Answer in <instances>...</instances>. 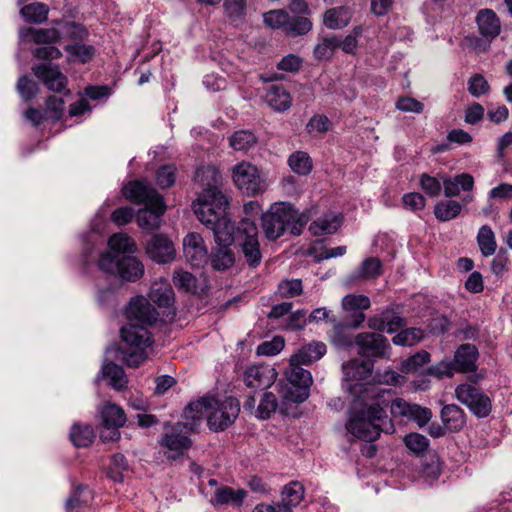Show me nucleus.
Segmentation results:
<instances>
[{
	"label": "nucleus",
	"mask_w": 512,
	"mask_h": 512,
	"mask_svg": "<svg viewBox=\"0 0 512 512\" xmlns=\"http://www.w3.org/2000/svg\"><path fill=\"white\" fill-rule=\"evenodd\" d=\"M347 389L360 393L352 404L350 417L346 423L347 431L364 441L376 440L384 431L387 420L385 408L389 405L385 395L390 391L373 386L362 388L358 383L348 386Z\"/></svg>",
	"instance_id": "obj_1"
},
{
	"label": "nucleus",
	"mask_w": 512,
	"mask_h": 512,
	"mask_svg": "<svg viewBox=\"0 0 512 512\" xmlns=\"http://www.w3.org/2000/svg\"><path fill=\"white\" fill-rule=\"evenodd\" d=\"M128 323L121 328L122 340L136 351L129 354L125 361L130 367H138L147 358L145 349L153 343L148 326L158 319V312L143 296L133 298L127 307Z\"/></svg>",
	"instance_id": "obj_2"
},
{
	"label": "nucleus",
	"mask_w": 512,
	"mask_h": 512,
	"mask_svg": "<svg viewBox=\"0 0 512 512\" xmlns=\"http://www.w3.org/2000/svg\"><path fill=\"white\" fill-rule=\"evenodd\" d=\"M325 353L326 345L323 342L315 341L302 346L291 355L289 368L285 372L286 386L282 390L285 401L304 402L309 397L313 382L312 375L301 366L318 361Z\"/></svg>",
	"instance_id": "obj_3"
},
{
	"label": "nucleus",
	"mask_w": 512,
	"mask_h": 512,
	"mask_svg": "<svg viewBox=\"0 0 512 512\" xmlns=\"http://www.w3.org/2000/svg\"><path fill=\"white\" fill-rule=\"evenodd\" d=\"M220 179L221 175L214 167H203L196 171L195 180L204 189L192 207L197 219L206 227L217 223L219 218L227 214L229 203L218 187Z\"/></svg>",
	"instance_id": "obj_4"
},
{
	"label": "nucleus",
	"mask_w": 512,
	"mask_h": 512,
	"mask_svg": "<svg viewBox=\"0 0 512 512\" xmlns=\"http://www.w3.org/2000/svg\"><path fill=\"white\" fill-rule=\"evenodd\" d=\"M123 194L126 199L144 205L137 213V222L142 229L159 228L166 204L151 185L144 181H132L123 187Z\"/></svg>",
	"instance_id": "obj_5"
},
{
	"label": "nucleus",
	"mask_w": 512,
	"mask_h": 512,
	"mask_svg": "<svg viewBox=\"0 0 512 512\" xmlns=\"http://www.w3.org/2000/svg\"><path fill=\"white\" fill-rule=\"evenodd\" d=\"M261 220L264 234L269 240L280 238L286 229L293 235H299L308 222L305 214L286 202L272 204L270 209L262 214Z\"/></svg>",
	"instance_id": "obj_6"
},
{
	"label": "nucleus",
	"mask_w": 512,
	"mask_h": 512,
	"mask_svg": "<svg viewBox=\"0 0 512 512\" xmlns=\"http://www.w3.org/2000/svg\"><path fill=\"white\" fill-rule=\"evenodd\" d=\"M207 425L213 431H222L234 423L240 412L239 401L234 397L220 400L206 396Z\"/></svg>",
	"instance_id": "obj_7"
},
{
	"label": "nucleus",
	"mask_w": 512,
	"mask_h": 512,
	"mask_svg": "<svg viewBox=\"0 0 512 512\" xmlns=\"http://www.w3.org/2000/svg\"><path fill=\"white\" fill-rule=\"evenodd\" d=\"M232 180L243 194L250 197L263 194L269 186L265 174L248 161H242L232 168Z\"/></svg>",
	"instance_id": "obj_8"
},
{
	"label": "nucleus",
	"mask_w": 512,
	"mask_h": 512,
	"mask_svg": "<svg viewBox=\"0 0 512 512\" xmlns=\"http://www.w3.org/2000/svg\"><path fill=\"white\" fill-rule=\"evenodd\" d=\"M98 267L107 274H117L121 279L129 282L137 281L144 274V265L137 258L133 256L119 258L110 252H105L100 256Z\"/></svg>",
	"instance_id": "obj_9"
},
{
	"label": "nucleus",
	"mask_w": 512,
	"mask_h": 512,
	"mask_svg": "<svg viewBox=\"0 0 512 512\" xmlns=\"http://www.w3.org/2000/svg\"><path fill=\"white\" fill-rule=\"evenodd\" d=\"M235 241L247 264L256 268L262 261L258 228L254 220L243 218L236 228Z\"/></svg>",
	"instance_id": "obj_10"
},
{
	"label": "nucleus",
	"mask_w": 512,
	"mask_h": 512,
	"mask_svg": "<svg viewBox=\"0 0 512 512\" xmlns=\"http://www.w3.org/2000/svg\"><path fill=\"white\" fill-rule=\"evenodd\" d=\"M286 386V383L280 385L279 393L281 402L279 403L276 395L271 391H265L261 394L259 402L256 405L254 396H249L243 403V408L249 411L253 416L259 420H267L272 417L273 414L279 409L283 414H289L288 405L292 404V401H285L282 396V390ZM299 402H293L298 404Z\"/></svg>",
	"instance_id": "obj_11"
},
{
	"label": "nucleus",
	"mask_w": 512,
	"mask_h": 512,
	"mask_svg": "<svg viewBox=\"0 0 512 512\" xmlns=\"http://www.w3.org/2000/svg\"><path fill=\"white\" fill-rule=\"evenodd\" d=\"M455 395L477 417H486L491 412L492 405L489 397L473 385L466 383L458 385Z\"/></svg>",
	"instance_id": "obj_12"
},
{
	"label": "nucleus",
	"mask_w": 512,
	"mask_h": 512,
	"mask_svg": "<svg viewBox=\"0 0 512 512\" xmlns=\"http://www.w3.org/2000/svg\"><path fill=\"white\" fill-rule=\"evenodd\" d=\"M160 445L167 459L176 460L186 454L192 441L182 433L181 425H176L163 435Z\"/></svg>",
	"instance_id": "obj_13"
},
{
	"label": "nucleus",
	"mask_w": 512,
	"mask_h": 512,
	"mask_svg": "<svg viewBox=\"0 0 512 512\" xmlns=\"http://www.w3.org/2000/svg\"><path fill=\"white\" fill-rule=\"evenodd\" d=\"M146 253L151 260L159 264L172 262L176 257L173 241L165 234H155L146 245Z\"/></svg>",
	"instance_id": "obj_14"
},
{
	"label": "nucleus",
	"mask_w": 512,
	"mask_h": 512,
	"mask_svg": "<svg viewBox=\"0 0 512 512\" xmlns=\"http://www.w3.org/2000/svg\"><path fill=\"white\" fill-rule=\"evenodd\" d=\"M182 244L184 257L191 266L203 267L208 262V248L199 233H188Z\"/></svg>",
	"instance_id": "obj_15"
},
{
	"label": "nucleus",
	"mask_w": 512,
	"mask_h": 512,
	"mask_svg": "<svg viewBox=\"0 0 512 512\" xmlns=\"http://www.w3.org/2000/svg\"><path fill=\"white\" fill-rule=\"evenodd\" d=\"M276 370L267 364L248 366L243 372V382L251 389H268L277 379Z\"/></svg>",
	"instance_id": "obj_16"
},
{
	"label": "nucleus",
	"mask_w": 512,
	"mask_h": 512,
	"mask_svg": "<svg viewBox=\"0 0 512 512\" xmlns=\"http://www.w3.org/2000/svg\"><path fill=\"white\" fill-rule=\"evenodd\" d=\"M359 353L366 357H388L390 346L386 338L377 333H360L355 339Z\"/></svg>",
	"instance_id": "obj_17"
},
{
	"label": "nucleus",
	"mask_w": 512,
	"mask_h": 512,
	"mask_svg": "<svg viewBox=\"0 0 512 512\" xmlns=\"http://www.w3.org/2000/svg\"><path fill=\"white\" fill-rule=\"evenodd\" d=\"M388 406L394 417L401 416L414 420L420 427L425 426L432 417V413L428 408L417 404H410L401 398H395Z\"/></svg>",
	"instance_id": "obj_18"
},
{
	"label": "nucleus",
	"mask_w": 512,
	"mask_h": 512,
	"mask_svg": "<svg viewBox=\"0 0 512 512\" xmlns=\"http://www.w3.org/2000/svg\"><path fill=\"white\" fill-rule=\"evenodd\" d=\"M34 75L52 91L62 92L66 89L67 78L56 65L42 63L32 68Z\"/></svg>",
	"instance_id": "obj_19"
},
{
	"label": "nucleus",
	"mask_w": 512,
	"mask_h": 512,
	"mask_svg": "<svg viewBox=\"0 0 512 512\" xmlns=\"http://www.w3.org/2000/svg\"><path fill=\"white\" fill-rule=\"evenodd\" d=\"M342 308L347 313L353 314V320L350 325L354 328L359 327L365 320L364 310H367L371 303L370 299L362 294H348L343 297Z\"/></svg>",
	"instance_id": "obj_20"
},
{
	"label": "nucleus",
	"mask_w": 512,
	"mask_h": 512,
	"mask_svg": "<svg viewBox=\"0 0 512 512\" xmlns=\"http://www.w3.org/2000/svg\"><path fill=\"white\" fill-rule=\"evenodd\" d=\"M478 350L472 344H462L456 350L452 363L457 372L467 373L476 370Z\"/></svg>",
	"instance_id": "obj_21"
},
{
	"label": "nucleus",
	"mask_w": 512,
	"mask_h": 512,
	"mask_svg": "<svg viewBox=\"0 0 512 512\" xmlns=\"http://www.w3.org/2000/svg\"><path fill=\"white\" fill-rule=\"evenodd\" d=\"M265 102L276 112H285L292 105V97L283 85L274 84L265 95Z\"/></svg>",
	"instance_id": "obj_22"
},
{
	"label": "nucleus",
	"mask_w": 512,
	"mask_h": 512,
	"mask_svg": "<svg viewBox=\"0 0 512 512\" xmlns=\"http://www.w3.org/2000/svg\"><path fill=\"white\" fill-rule=\"evenodd\" d=\"M204 417L207 418L206 396L190 403L184 411V422L177 425H181V428L187 431H194Z\"/></svg>",
	"instance_id": "obj_23"
},
{
	"label": "nucleus",
	"mask_w": 512,
	"mask_h": 512,
	"mask_svg": "<svg viewBox=\"0 0 512 512\" xmlns=\"http://www.w3.org/2000/svg\"><path fill=\"white\" fill-rule=\"evenodd\" d=\"M208 228L213 231L215 242L219 246H230L235 240L236 230L228 213Z\"/></svg>",
	"instance_id": "obj_24"
},
{
	"label": "nucleus",
	"mask_w": 512,
	"mask_h": 512,
	"mask_svg": "<svg viewBox=\"0 0 512 512\" xmlns=\"http://www.w3.org/2000/svg\"><path fill=\"white\" fill-rule=\"evenodd\" d=\"M19 37L22 41H33L37 44L54 43L60 40V32L55 28H21Z\"/></svg>",
	"instance_id": "obj_25"
},
{
	"label": "nucleus",
	"mask_w": 512,
	"mask_h": 512,
	"mask_svg": "<svg viewBox=\"0 0 512 512\" xmlns=\"http://www.w3.org/2000/svg\"><path fill=\"white\" fill-rule=\"evenodd\" d=\"M149 298L160 307H170L174 303V292L168 280L160 278L152 283Z\"/></svg>",
	"instance_id": "obj_26"
},
{
	"label": "nucleus",
	"mask_w": 512,
	"mask_h": 512,
	"mask_svg": "<svg viewBox=\"0 0 512 512\" xmlns=\"http://www.w3.org/2000/svg\"><path fill=\"white\" fill-rule=\"evenodd\" d=\"M341 224V216L330 212L313 221L309 226V230L314 236H323L335 233Z\"/></svg>",
	"instance_id": "obj_27"
},
{
	"label": "nucleus",
	"mask_w": 512,
	"mask_h": 512,
	"mask_svg": "<svg viewBox=\"0 0 512 512\" xmlns=\"http://www.w3.org/2000/svg\"><path fill=\"white\" fill-rule=\"evenodd\" d=\"M474 178L468 173H461L451 178L443 179V189L446 197L458 196L461 191H471Z\"/></svg>",
	"instance_id": "obj_28"
},
{
	"label": "nucleus",
	"mask_w": 512,
	"mask_h": 512,
	"mask_svg": "<svg viewBox=\"0 0 512 512\" xmlns=\"http://www.w3.org/2000/svg\"><path fill=\"white\" fill-rule=\"evenodd\" d=\"M352 10L347 6L328 9L323 16V24L333 30L346 27L352 18Z\"/></svg>",
	"instance_id": "obj_29"
},
{
	"label": "nucleus",
	"mask_w": 512,
	"mask_h": 512,
	"mask_svg": "<svg viewBox=\"0 0 512 512\" xmlns=\"http://www.w3.org/2000/svg\"><path fill=\"white\" fill-rule=\"evenodd\" d=\"M476 21L480 33L485 37L495 38L500 33V21L496 13L490 9H482L478 12Z\"/></svg>",
	"instance_id": "obj_30"
},
{
	"label": "nucleus",
	"mask_w": 512,
	"mask_h": 512,
	"mask_svg": "<svg viewBox=\"0 0 512 512\" xmlns=\"http://www.w3.org/2000/svg\"><path fill=\"white\" fill-rule=\"evenodd\" d=\"M104 427L120 428L126 423L124 410L113 403L106 402L99 410Z\"/></svg>",
	"instance_id": "obj_31"
},
{
	"label": "nucleus",
	"mask_w": 512,
	"mask_h": 512,
	"mask_svg": "<svg viewBox=\"0 0 512 512\" xmlns=\"http://www.w3.org/2000/svg\"><path fill=\"white\" fill-rule=\"evenodd\" d=\"M342 370L345 382L363 381L368 379L372 373L371 365L359 360H351L344 363Z\"/></svg>",
	"instance_id": "obj_32"
},
{
	"label": "nucleus",
	"mask_w": 512,
	"mask_h": 512,
	"mask_svg": "<svg viewBox=\"0 0 512 512\" xmlns=\"http://www.w3.org/2000/svg\"><path fill=\"white\" fill-rule=\"evenodd\" d=\"M246 495L247 492L244 489L234 490L231 487L223 486L217 488L215 497L211 499V503L214 506L227 504L239 506L242 504Z\"/></svg>",
	"instance_id": "obj_33"
},
{
	"label": "nucleus",
	"mask_w": 512,
	"mask_h": 512,
	"mask_svg": "<svg viewBox=\"0 0 512 512\" xmlns=\"http://www.w3.org/2000/svg\"><path fill=\"white\" fill-rule=\"evenodd\" d=\"M100 377L109 380V384L116 390L124 389L128 382L123 368L114 363L104 364L101 374L97 376L96 381Z\"/></svg>",
	"instance_id": "obj_34"
},
{
	"label": "nucleus",
	"mask_w": 512,
	"mask_h": 512,
	"mask_svg": "<svg viewBox=\"0 0 512 512\" xmlns=\"http://www.w3.org/2000/svg\"><path fill=\"white\" fill-rule=\"evenodd\" d=\"M441 419L450 431H459L465 424V416L457 405L449 404L442 408Z\"/></svg>",
	"instance_id": "obj_35"
},
{
	"label": "nucleus",
	"mask_w": 512,
	"mask_h": 512,
	"mask_svg": "<svg viewBox=\"0 0 512 512\" xmlns=\"http://www.w3.org/2000/svg\"><path fill=\"white\" fill-rule=\"evenodd\" d=\"M304 493L303 485L297 481H292L283 488L281 504L289 508L290 512H293V509L303 500Z\"/></svg>",
	"instance_id": "obj_36"
},
{
	"label": "nucleus",
	"mask_w": 512,
	"mask_h": 512,
	"mask_svg": "<svg viewBox=\"0 0 512 512\" xmlns=\"http://www.w3.org/2000/svg\"><path fill=\"white\" fill-rule=\"evenodd\" d=\"M404 325V320L398 315L390 311L382 313L380 318H371L369 320V326L373 329L380 331H387L389 333L394 332L396 329Z\"/></svg>",
	"instance_id": "obj_37"
},
{
	"label": "nucleus",
	"mask_w": 512,
	"mask_h": 512,
	"mask_svg": "<svg viewBox=\"0 0 512 512\" xmlns=\"http://www.w3.org/2000/svg\"><path fill=\"white\" fill-rule=\"evenodd\" d=\"M477 244L479 246L480 252L484 257H489L494 255L497 249V242L495 233L492 228L488 225H483L479 228L477 234Z\"/></svg>",
	"instance_id": "obj_38"
},
{
	"label": "nucleus",
	"mask_w": 512,
	"mask_h": 512,
	"mask_svg": "<svg viewBox=\"0 0 512 512\" xmlns=\"http://www.w3.org/2000/svg\"><path fill=\"white\" fill-rule=\"evenodd\" d=\"M108 246L110 253L117 255L120 253H134L137 249L135 241L126 233H116L109 238Z\"/></svg>",
	"instance_id": "obj_39"
},
{
	"label": "nucleus",
	"mask_w": 512,
	"mask_h": 512,
	"mask_svg": "<svg viewBox=\"0 0 512 512\" xmlns=\"http://www.w3.org/2000/svg\"><path fill=\"white\" fill-rule=\"evenodd\" d=\"M229 144L236 151L247 152L256 146L257 137L250 130H239L229 138Z\"/></svg>",
	"instance_id": "obj_40"
},
{
	"label": "nucleus",
	"mask_w": 512,
	"mask_h": 512,
	"mask_svg": "<svg viewBox=\"0 0 512 512\" xmlns=\"http://www.w3.org/2000/svg\"><path fill=\"white\" fill-rule=\"evenodd\" d=\"M49 8L46 4L35 2L21 8L20 14L26 22L43 23L47 20Z\"/></svg>",
	"instance_id": "obj_41"
},
{
	"label": "nucleus",
	"mask_w": 512,
	"mask_h": 512,
	"mask_svg": "<svg viewBox=\"0 0 512 512\" xmlns=\"http://www.w3.org/2000/svg\"><path fill=\"white\" fill-rule=\"evenodd\" d=\"M340 46V39L337 37H324L314 48L313 55L317 60H329Z\"/></svg>",
	"instance_id": "obj_42"
},
{
	"label": "nucleus",
	"mask_w": 512,
	"mask_h": 512,
	"mask_svg": "<svg viewBox=\"0 0 512 512\" xmlns=\"http://www.w3.org/2000/svg\"><path fill=\"white\" fill-rule=\"evenodd\" d=\"M288 165L294 173L302 176L308 175L313 166L310 156L303 151L292 153L288 158Z\"/></svg>",
	"instance_id": "obj_43"
},
{
	"label": "nucleus",
	"mask_w": 512,
	"mask_h": 512,
	"mask_svg": "<svg viewBox=\"0 0 512 512\" xmlns=\"http://www.w3.org/2000/svg\"><path fill=\"white\" fill-rule=\"evenodd\" d=\"M462 210V206L455 200L440 201L434 207L435 217L440 221H449L456 218Z\"/></svg>",
	"instance_id": "obj_44"
},
{
	"label": "nucleus",
	"mask_w": 512,
	"mask_h": 512,
	"mask_svg": "<svg viewBox=\"0 0 512 512\" xmlns=\"http://www.w3.org/2000/svg\"><path fill=\"white\" fill-rule=\"evenodd\" d=\"M95 433L90 425H74L70 432V439L77 447H87L92 444Z\"/></svg>",
	"instance_id": "obj_45"
},
{
	"label": "nucleus",
	"mask_w": 512,
	"mask_h": 512,
	"mask_svg": "<svg viewBox=\"0 0 512 512\" xmlns=\"http://www.w3.org/2000/svg\"><path fill=\"white\" fill-rule=\"evenodd\" d=\"M313 27L312 21L306 16H295L289 15V22L286 25L285 33L288 36H302L311 31Z\"/></svg>",
	"instance_id": "obj_46"
},
{
	"label": "nucleus",
	"mask_w": 512,
	"mask_h": 512,
	"mask_svg": "<svg viewBox=\"0 0 512 512\" xmlns=\"http://www.w3.org/2000/svg\"><path fill=\"white\" fill-rule=\"evenodd\" d=\"M212 266L216 270H226L233 266L235 262L234 253L229 246H220L212 255Z\"/></svg>",
	"instance_id": "obj_47"
},
{
	"label": "nucleus",
	"mask_w": 512,
	"mask_h": 512,
	"mask_svg": "<svg viewBox=\"0 0 512 512\" xmlns=\"http://www.w3.org/2000/svg\"><path fill=\"white\" fill-rule=\"evenodd\" d=\"M66 51L69 54L71 61L86 63L91 60L94 56V48L90 45L76 43L68 45Z\"/></svg>",
	"instance_id": "obj_48"
},
{
	"label": "nucleus",
	"mask_w": 512,
	"mask_h": 512,
	"mask_svg": "<svg viewBox=\"0 0 512 512\" xmlns=\"http://www.w3.org/2000/svg\"><path fill=\"white\" fill-rule=\"evenodd\" d=\"M264 23L272 29L286 30V25L289 22V13L285 10H270L263 14Z\"/></svg>",
	"instance_id": "obj_49"
},
{
	"label": "nucleus",
	"mask_w": 512,
	"mask_h": 512,
	"mask_svg": "<svg viewBox=\"0 0 512 512\" xmlns=\"http://www.w3.org/2000/svg\"><path fill=\"white\" fill-rule=\"evenodd\" d=\"M430 361V354L426 351H420L409 357L401 364V371L404 373H416L419 369Z\"/></svg>",
	"instance_id": "obj_50"
},
{
	"label": "nucleus",
	"mask_w": 512,
	"mask_h": 512,
	"mask_svg": "<svg viewBox=\"0 0 512 512\" xmlns=\"http://www.w3.org/2000/svg\"><path fill=\"white\" fill-rule=\"evenodd\" d=\"M423 337V331L418 328L402 330L393 337V343L401 346H412Z\"/></svg>",
	"instance_id": "obj_51"
},
{
	"label": "nucleus",
	"mask_w": 512,
	"mask_h": 512,
	"mask_svg": "<svg viewBox=\"0 0 512 512\" xmlns=\"http://www.w3.org/2000/svg\"><path fill=\"white\" fill-rule=\"evenodd\" d=\"M285 346L284 339L281 336H275L270 341H265L258 345L257 354L263 356H274L280 353Z\"/></svg>",
	"instance_id": "obj_52"
},
{
	"label": "nucleus",
	"mask_w": 512,
	"mask_h": 512,
	"mask_svg": "<svg viewBox=\"0 0 512 512\" xmlns=\"http://www.w3.org/2000/svg\"><path fill=\"white\" fill-rule=\"evenodd\" d=\"M404 442L407 448L415 454L425 452L429 446V440L419 433H410L406 435Z\"/></svg>",
	"instance_id": "obj_53"
},
{
	"label": "nucleus",
	"mask_w": 512,
	"mask_h": 512,
	"mask_svg": "<svg viewBox=\"0 0 512 512\" xmlns=\"http://www.w3.org/2000/svg\"><path fill=\"white\" fill-rule=\"evenodd\" d=\"M419 184L423 191L430 197H437L443 186V182L441 183L438 178L432 177L426 173L420 175Z\"/></svg>",
	"instance_id": "obj_54"
},
{
	"label": "nucleus",
	"mask_w": 512,
	"mask_h": 512,
	"mask_svg": "<svg viewBox=\"0 0 512 512\" xmlns=\"http://www.w3.org/2000/svg\"><path fill=\"white\" fill-rule=\"evenodd\" d=\"M174 284L186 292L195 291L197 288L196 278L189 272L176 271L173 276Z\"/></svg>",
	"instance_id": "obj_55"
},
{
	"label": "nucleus",
	"mask_w": 512,
	"mask_h": 512,
	"mask_svg": "<svg viewBox=\"0 0 512 512\" xmlns=\"http://www.w3.org/2000/svg\"><path fill=\"white\" fill-rule=\"evenodd\" d=\"M490 86L487 80L480 74H475L468 81V91L474 97H480L489 92Z\"/></svg>",
	"instance_id": "obj_56"
},
{
	"label": "nucleus",
	"mask_w": 512,
	"mask_h": 512,
	"mask_svg": "<svg viewBox=\"0 0 512 512\" xmlns=\"http://www.w3.org/2000/svg\"><path fill=\"white\" fill-rule=\"evenodd\" d=\"M278 293L281 297L290 298L302 293V282L299 279L284 280L278 285Z\"/></svg>",
	"instance_id": "obj_57"
},
{
	"label": "nucleus",
	"mask_w": 512,
	"mask_h": 512,
	"mask_svg": "<svg viewBox=\"0 0 512 512\" xmlns=\"http://www.w3.org/2000/svg\"><path fill=\"white\" fill-rule=\"evenodd\" d=\"M176 167L174 165H164L160 167L156 174L157 184L161 188H169L175 182Z\"/></svg>",
	"instance_id": "obj_58"
},
{
	"label": "nucleus",
	"mask_w": 512,
	"mask_h": 512,
	"mask_svg": "<svg viewBox=\"0 0 512 512\" xmlns=\"http://www.w3.org/2000/svg\"><path fill=\"white\" fill-rule=\"evenodd\" d=\"M362 33L363 27L355 26L349 35H347L343 40H340L339 48H341L345 53H354L358 46V38L362 35Z\"/></svg>",
	"instance_id": "obj_59"
},
{
	"label": "nucleus",
	"mask_w": 512,
	"mask_h": 512,
	"mask_svg": "<svg viewBox=\"0 0 512 512\" xmlns=\"http://www.w3.org/2000/svg\"><path fill=\"white\" fill-rule=\"evenodd\" d=\"M457 372L452 361L443 360L428 368L427 374L436 378L451 377Z\"/></svg>",
	"instance_id": "obj_60"
},
{
	"label": "nucleus",
	"mask_w": 512,
	"mask_h": 512,
	"mask_svg": "<svg viewBox=\"0 0 512 512\" xmlns=\"http://www.w3.org/2000/svg\"><path fill=\"white\" fill-rule=\"evenodd\" d=\"M17 90L21 97L29 100L38 93L39 87L36 82L30 80L27 76H23L18 80Z\"/></svg>",
	"instance_id": "obj_61"
},
{
	"label": "nucleus",
	"mask_w": 512,
	"mask_h": 512,
	"mask_svg": "<svg viewBox=\"0 0 512 512\" xmlns=\"http://www.w3.org/2000/svg\"><path fill=\"white\" fill-rule=\"evenodd\" d=\"M331 128V122L325 115H314L307 123V131L312 133H325Z\"/></svg>",
	"instance_id": "obj_62"
},
{
	"label": "nucleus",
	"mask_w": 512,
	"mask_h": 512,
	"mask_svg": "<svg viewBox=\"0 0 512 512\" xmlns=\"http://www.w3.org/2000/svg\"><path fill=\"white\" fill-rule=\"evenodd\" d=\"M396 108L402 112L421 113L424 105L415 98L404 96L400 97L396 102Z\"/></svg>",
	"instance_id": "obj_63"
},
{
	"label": "nucleus",
	"mask_w": 512,
	"mask_h": 512,
	"mask_svg": "<svg viewBox=\"0 0 512 512\" xmlns=\"http://www.w3.org/2000/svg\"><path fill=\"white\" fill-rule=\"evenodd\" d=\"M403 205L411 211H418L425 207L426 200L423 195L417 192L407 193L402 197Z\"/></svg>",
	"instance_id": "obj_64"
}]
</instances>
